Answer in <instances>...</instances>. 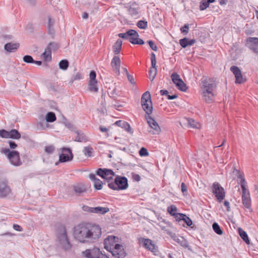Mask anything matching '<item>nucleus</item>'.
<instances>
[{"label":"nucleus","instance_id":"f257e3e1","mask_svg":"<svg viewBox=\"0 0 258 258\" xmlns=\"http://www.w3.org/2000/svg\"><path fill=\"white\" fill-rule=\"evenodd\" d=\"M101 228L99 225L95 224H80L74 228V237L81 243L95 242L101 237Z\"/></svg>","mask_w":258,"mask_h":258},{"label":"nucleus","instance_id":"f03ea898","mask_svg":"<svg viewBox=\"0 0 258 258\" xmlns=\"http://www.w3.org/2000/svg\"><path fill=\"white\" fill-rule=\"evenodd\" d=\"M141 102L143 110L147 114V115L145 116L147 122L151 128L153 130L152 131H149V132L152 133V134H159L160 131V128L158 124L153 118L150 116L152 112L153 107L151 95L149 91L145 92L142 95Z\"/></svg>","mask_w":258,"mask_h":258},{"label":"nucleus","instance_id":"7ed1b4c3","mask_svg":"<svg viewBox=\"0 0 258 258\" xmlns=\"http://www.w3.org/2000/svg\"><path fill=\"white\" fill-rule=\"evenodd\" d=\"M200 84L203 99L207 103H211L214 100V90L216 88L215 80L211 78H203Z\"/></svg>","mask_w":258,"mask_h":258},{"label":"nucleus","instance_id":"20e7f679","mask_svg":"<svg viewBox=\"0 0 258 258\" xmlns=\"http://www.w3.org/2000/svg\"><path fill=\"white\" fill-rule=\"evenodd\" d=\"M118 237L114 236H109L105 239V243L106 244L107 241L110 246L113 247H110L108 249V246H105V248L111 252L112 255L117 258H124L126 256V253L121 244L115 243L118 241Z\"/></svg>","mask_w":258,"mask_h":258},{"label":"nucleus","instance_id":"39448f33","mask_svg":"<svg viewBox=\"0 0 258 258\" xmlns=\"http://www.w3.org/2000/svg\"><path fill=\"white\" fill-rule=\"evenodd\" d=\"M108 186L115 190L126 189L128 186L127 179L124 176L117 175L114 182L108 183Z\"/></svg>","mask_w":258,"mask_h":258},{"label":"nucleus","instance_id":"423d86ee","mask_svg":"<svg viewBox=\"0 0 258 258\" xmlns=\"http://www.w3.org/2000/svg\"><path fill=\"white\" fill-rule=\"evenodd\" d=\"M2 153L7 155L10 163L15 166H19L22 165L19 153L16 151H11L8 148H3Z\"/></svg>","mask_w":258,"mask_h":258},{"label":"nucleus","instance_id":"0eeeda50","mask_svg":"<svg viewBox=\"0 0 258 258\" xmlns=\"http://www.w3.org/2000/svg\"><path fill=\"white\" fill-rule=\"evenodd\" d=\"M57 237L60 244L64 249L68 250L71 247V244L69 242L66 228L63 226H60V231L58 234Z\"/></svg>","mask_w":258,"mask_h":258},{"label":"nucleus","instance_id":"6e6552de","mask_svg":"<svg viewBox=\"0 0 258 258\" xmlns=\"http://www.w3.org/2000/svg\"><path fill=\"white\" fill-rule=\"evenodd\" d=\"M212 190L218 202L221 203L225 197V191L224 188L220 183L215 182L212 185Z\"/></svg>","mask_w":258,"mask_h":258},{"label":"nucleus","instance_id":"1a4fd4ad","mask_svg":"<svg viewBox=\"0 0 258 258\" xmlns=\"http://www.w3.org/2000/svg\"><path fill=\"white\" fill-rule=\"evenodd\" d=\"M118 36L120 38L128 40L133 44H137L136 42L138 40L139 35L136 30L130 29L125 33L118 34Z\"/></svg>","mask_w":258,"mask_h":258},{"label":"nucleus","instance_id":"9d476101","mask_svg":"<svg viewBox=\"0 0 258 258\" xmlns=\"http://www.w3.org/2000/svg\"><path fill=\"white\" fill-rule=\"evenodd\" d=\"M139 242L142 244L143 246L146 249L155 254L158 252V247L154 242L149 238L141 237L139 239Z\"/></svg>","mask_w":258,"mask_h":258},{"label":"nucleus","instance_id":"9b49d317","mask_svg":"<svg viewBox=\"0 0 258 258\" xmlns=\"http://www.w3.org/2000/svg\"><path fill=\"white\" fill-rule=\"evenodd\" d=\"M0 137L5 139H13L18 140L21 138V134L16 129H12L10 131L6 130H0Z\"/></svg>","mask_w":258,"mask_h":258},{"label":"nucleus","instance_id":"f8f14e48","mask_svg":"<svg viewBox=\"0 0 258 258\" xmlns=\"http://www.w3.org/2000/svg\"><path fill=\"white\" fill-rule=\"evenodd\" d=\"M83 253L87 258H109L105 254L102 253L99 248L96 247L92 249H86Z\"/></svg>","mask_w":258,"mask_h":258},{"label":"nucleus","instance_id":"ddd939ff","mask_svg":"<svg viewBox=\"0 0 258 258\" xmlns=\"http://www.w3.org/2000/svg\"><path fill=\"white\" fill-rule=\"evenodd\" d=\"M171 78L173 83L176 85V87L181 91L185 92L187 88L186 84L180 79L179 75L176 73H173L171 75Z\"/></svg>","mask_w":258,"mask_h":258},{"label":"nucleus","instance_id":"4468645a","mask_svg":"<svg viewBox=\"0 0 258 258\" xmlns=\"http://www.w3.org/2000/svg\"><path fill=\"white\" fill-rule=\"evenodd\" d=\"M97 175L106 179L108 183L113 179L114 173L111 169L106 168H99L96 171Z\"/></svg>","mask_w":258,"mask_h":258},{"label":"nucleus","instance_id":"2eb2a0df","mask_svg":"<svg viewBox=\"0 0 258 258\" xmlns=\"http://www.w3.org/2000/svg\"><path fill=\"white\" fill-rule=\"evenodd\" d=\"M245 45L250 50L258 55V38H247L246 41Z\"/></svg>","mask_w":258,"mask_h":258},{"label":"nucleus","instance_id":"dca6fc26","mask_svg":"<svg viewBox=\"0 0 258 258\" xmlns=\"http://www.w3.org/2000/svg\"><path fill=\"white\" fill-rule=\"evenodd\" d=\"M62 151V153L60 154L59 156V162H66L73 160V154L70 149L63 148Z\"/></svg>","mask_w":258,"mask_h":258},{"label":"nucleus","instance_id":"f3484780","mask_svg":"<svg viewBox=\"0 0 258 258\" xmlns=\"http://www.w3.org/2000/svg\"><path fill=\"white\" fill-rule=\"evenodd\" d=\"M11 192V189L6 180L0 181V197L4 198Z\"/></svg>","mask_w":258,"mask_h":258},{"label":"nucleus","instance_id":"a211bd4d","mask_svg":"<svg viewBox=\"0 0 258 258\" xmlns=\"http://www.w3.org/2000/svg\"><path fill=\"white\" fill-rule=\"evenodd\" d=\"M230 71L234 75L236 80L235 83L237 84H241L244 82L241 72L238 67L236 66H232L230 68Z\"/></svg>","mask_w":258,"mask_h":258},{"label":"nucleus","instance_id":"6ab92c4d","mask_svg":"<svg viewBox=\"0 0 258 258\" xmlns=\"http://www.w3.org/2000/svg\"><path fill=\"white\" fill-rule=\"evenodd\" d=\"M121 61L118 56H114L111 61V66L114 71L116 72L118 76L120 75V67Z\"/></svg>","mask_w":258,"mask_h":258},{"label":"nucleus","instance_id":"aec40b11","mask_svg":"<svg viewBox=\"0 0 258 258\" xmlns=\"http://www.w3.org/2000/svg\"><path fill=\"white\" fill-rule=\"evenodd\" d=\"M73 189L74 193L78 196H83L87 191L86 186L83 183H78L73 185Z\"/></svg>","mask_w":258,"mask_h":258},{"label":"nucleus","instance_id":"412c9836","mask_svg":"<svg viewBox=\"0 0 258 258\" xmlns=\"http://www.w3.org/2000/svg\"><path fill=\"white\" fill-rule=\"evenodd\" d=\"M242 204L247 209H249L251 206V199L249 191L242 192Z\"/></svg>","mask_w":258,"mask_h":258},{"label":"nucleus","instance_id":"4be33fe9","mask_svg":"<svg viewBox=\"0 0 258 258\" xmlns=\"http://www.w3.org/2000/svg\"><path fill=\"white\" fill-rule=\"evenodd\" d=\"M89 178L94 181V186L96 189L100 190L102 187V181L97 178L96 175L93 173L89 174Z\"/></svg>","mask_w":258,"mask_h":258},{"label":"nucleus","instance_id":"5701e85b","mask_svg":"<svg viewBox=\"0 0 258 258\" xmlns=\"http://www.w3.org/2000/svg\"><path fill=\"white\" fill-rule=\"evenodd\" d=\"M196 40L194 39L189 40L186 37H184L179 40V44L182 46V47L185 48L188 45H192L196 42Z\"/></svg>","mask_w":258,"mask_h":258},{"label":"nucleus","instance_id":"b1692460","mask_svg":"<svg viewBox=\"0 0 258 258\" xmlns=\"http://www.w3.org/2000/svg\"><path fill=\"white\" fill-rule=\"evenodd\" d=\"M179 222L180 221H183L188 226H190L192 224L191 220L185 215L183 214H178L177 216Z\"/></svg>","mask_w":258,"mask_h":258},{"label":"nucleus","instance_id":"393cba45","mask_svg":"<svg viewBox=\"0 0 258 258\" xmlns=\"http://www.w3.org/2000/svg\"><path fill=\"white\" fill-rule=\"evenodd\" d=\"M19 47V44L18 43H8L5 45V49L8 52H14Z\"/></svg>","mask_w":258,"mask_h":258},{"label":"nucleus","instance_id":"a878e982","mask_svg":"<svg viewBox=\"0 0 258 258\" xmlns=\"http://www.w3.org/2000/svg\"><path fill=\"white\" fill-rule=\"evenodd\" d=\"M122 48V41L120 39H117L114 44L112 46V50L115 54H118Z\"/></svg>","mask_w":258,"mask_h":258},{"label":"nucleus","instance_id":"bb28decb","mask_svg":"<svg viewBox=\"0 0 258 258\" xmlns=\"http://www.w3.org/2000/svg\"><path fill=\"white\" fill-rule=\"evenodd\" d=\"M93 213L98 214H105L109 211V209L107 207H93Z\"/></svg>","mask_w":258,"mask_h":258},{"label":"nucleus","instance_id":"cd10ccee","mask_svg":"<svg viewBox=\"0 0 258 258\" xmlns=\"http://www.w3.org/2000/svg\"><path fill=\"white\" fill-rule=\"evenodd\" d=\"M48 126V122L42 116L40 118V120L37 124V129L39 130H43Z\"/></svg>","mask_w":258,"mask_h":258},{"label":"nucleus","instance_id":"c85d7f7f","mask_svg":"<svg viewBox=\"0 0 258 258\" xmlns=\"http://www.w3.org/2000/svg\"><path fill=\"white\" fill-rule=\"evenodd\" d=\"M48 24L47 29L48 32L49 34L52 35L54 33V30L53 29V25L54 24V20L52 19L50 16H48Z\"/></svg>","mask_w":258,"mask_h":258},{"label":"nucleus","instance_id":"c756f323","mask_svg":"<svg viewBox=\"0 0 258 258\" xmlns=\"http://www.w3.org/2000/svg\"><path fill=\"white\" fill-rule=\"evenodd\" d=\"M76 134L77 137L76 138V139L75 140V141L79 142H86L88 141L87 137L82 132L78 131L76 132Z\"/></svg>","mask_w":258,"mask_h":258},{"label":"nucleus","instance_id":"7c9ffc66","mask_svg":"<svg viewBox=\"0 0 258 258\" xmlns=\"http://www.w3.org/2000/svg\"><path fill=\"white\" fill-rule=\"evenodd\" d=\"M176 240L177 241L176 242L180 246L184 248H187L188 249H190L188 241L183 237H179Z\"/></svg>","mask_w":258,"mask_h":258},{"label":"nucleus","instance_id":"2f4dec72","mask_svg":"<svg viewBox=\"0 0 258 258\" xmlns=\"http://www.w3.org/2000/svg\"><path fill=\"white\" fill-rule=\"evenodd\" d=\"M97 83V81H89L88 90L91 92H97L99 90Z\"/></svg>","mask_w":258,"mask_h":258},{"label":"nucleus","instance_id":"473e14b6","mask_svg":"<svg viewBox=\"0 0 258 258\" xmlns=\"http://www.w3.org/2000/svg\"><path fill=\"white\" fill-rule=\"evenodd\" d=\"M177 209L175 205H172L167 208V212L171 215L174 217L177 221L178 220L177 216L178 213H176Z\"/></svg>","mask_w":258,"mask_h":258},{"label":"nucleus","instance_id":"72a5a7b5","mask_svg":"<svg viewBox=\"0 0 258 258\" xmlns=\"http://www.w3.org/2000/svg\"><path fill=\"white\" fill-rule=\"evenodd\" d=\"M215 0H202L200 4V9L204 11L209 7L210 3H213Z\"/></svg>","mask_w":258,"mask_h":258},{"label":"nucleus","instance_id":"f704fd0d","mask_svg":"<svg viewBox=\"0 0 258 258\" xmlns=\"http://www.w3.org/2000/svg\"><path fill=\"white\" fill-rule=\"evenodd\" d=\"M239 234L243 240L247 244H249L250 241L248 237V235L246 232L241 228L238 229Z\"/></svg>","mask_w":258,"mask_h":258},{"label":"nucleus","instance_id":"c9c22d12","mask_svg":"<svg viewBox=\"0 0 258 258\" xmlns=\"http://www.w3.org/2000/svg\"><path fill=\"white\" fill-rule=\"evenodd\" d=\"M45 119L47 122H52L56 120V117L54 112H49L46 114Z\"/></svg>","mask_w":258,"mask_h":258},{"label":"nucleus","instance_id":"e433bc0d","mask_svg":"<svg viewBox=\"0 0 258 258\" xmlns=\"http://www.w3.org/2000/svg\"><path fill=\"white\" fill-rule=\"evenodd\" d=\"M157 75V67L156 66L153 68L151 66L150 70L149 71V78L150 80L152 81L155 79Z\"/></svg>","mask_w":258,"mask_h":258},{"label":"nucleus","instance_id":"4c0bfd02","mask_svg":"<svg viewBox=\"0 0 258 258\" xmlns=\"http://www.w3.org/2000/svg\"><path fill=\"white\" fill-rule=\"evenodd\" d=\"M93 151V149L90 146L85 147L83 150V152L86 157L92 156Z\"/></svg>","mask_w":258,"mask_h":258},{"label":"nucleus","instance_id":"58836bf2","mask_svg":"<svg viewBox=\"0 0 258 258\" xmlns=\"http://www.w3.org/2000/svg\"><path fill=\"white\" fill-rule=\"evenodd\" d=\"M42 55L45 60H50L51 59V50L49 48L46 47Z\"/></svg>","mask_w":258,"mask_h":258},{"label":"nucleus","instance_id":"ea45409f","mask_svg":"<svg viewBox=\"0 0 258 258\" xmlns=\"http://www.w3.org/2000/svg\"><path fill=\"white\" fill-rule=\"evenodd\" d=\"M117 123H122L123 125L122 128H124L126 131L130 134L133 133V130L127 122L119 120V122H118Z\"/></svg>","mask_w":258,"mask_h":258},{"label":"nucleus","instance_id":"a19ab883","mask_svg":"<svg viewBox=\"0 0 258 258\" xmlns=\"http://www.w3.org/2000/svg\"><path fill=\"white\" fill-rule=\"evenodd\" d=\"M69 66V62L67 59H62L59 62V67L62 70H67Z\"/></svg>","mask_w":258,"mask_h":258},{"label":"nucleus","instance_id":"79ce46f5","mask_svg":"<svg viewBox=\"0 0 258 258\" xmlns=\"http://www.w3.org/2000/svg\"><path fill=\"white\" fill-rule=\"evenodd\" d=\"M212 228L214 231L218 235H222L223 231L221 229L220 226L216 222H214L212 225Z\"/></svg>","mask_w":258,"mask_h":258},{"label":"nucleus","instance_id":"37998d69","mask_svg":"<svg viewBox=\"0 0 258 258\" xmlns=\"http://www.w3.org/2000/svg\"><path fill=\"white\" fill-rule=\"evenodd\" d=\"M187 123L189 126L192 128H198L200 126V124L198 122L191 118L187 119Z\"/></svg>","mask_w":258,"mask_h":258},{"label":"nucleus","instance_id":"c03bdc74","mask_svg":"<svg viewBox=\"0 0 258 258\" xmlns=\"http://www.w3.org/2000/svg\"><path fill=\"white\" fill-rule=\"evenodd\" d=\"M138 28L142 29H146L148 27V22L146 21L140 20L137 23Z\"/></svg>","mask_w":258,"mask_h":258},{"label":"nucleus","instance_id":"a18cd8bd","mask_svg":"<svg viewBox=\"0 0 258 258\" xmlns=\"http://www.w3.org/2000/svg\"><path fill=\"white\" fill-rule=\"evenodd\" d=\"M240 184L242 192L249 191L248 190L246 189V187L247 183L244 178H242V179L240 180Z\"/></svg>","mask_w":258,"mask_h":258},{"label":"nucleus","instance_id":"49530a36","mask_svg":"<svg viewBox=\"0 0 258 258\" xmlns=\"http://www.w3.org/2000/svg\"><path fill=\"white\" fill-rule=\"evenodd\" d=\"M23 60L24 62L28 63H33L34 61L33 57L29 55H25L23 58Z\"/></svg>","mask_w":258,"mask_h":258},{"label":"nucleus","instance_id":"de8ad7c7","mask_svg":"<svg viewBox=\"0 0 258 258\" xmlns=\"http://www.w3.org/2000/svg\"><path fill=\"white\" fill-rule=\"evenodd\" d=\"M165 231H166V233L168 235H169L171 237V238L175 242L177 241L176 239H177L178 238V237H179V236L176 235L175 233H174L169 230H166Z\"/></svg>","mask_w":258,"mask_h":258},{"label":"nucleus","instance_id":"09e8293b","mask_svg":"<svg viewBox=\"0 0 258 258\" xmlns=\"http://www.w3.org/2000/svg\"><path fill=\"white\" fill-rule=\"evenodd\" d=\"M83 79V75L82 73L78 72L72 78L73 81L76 80H80Z\"/></svg>","mask_w":258,"mask_h":258},{"label":"nucleus","instance_id":"8fccbe9b","mask_svg":"<svg viewBox=\"0 0 258 258\" xmlns=\"http://www.w3.org/2000/svg\"><path fill=\"white\" fill-rule=\"evenodd\" d=\"M47 48H49L51 51L56 50L58 48V45L57 43L54 42L50 43L47 46Z\"/></svg>","mask_w":258,"mask_h":258},{"label":"nucleus","instance_id":"3c124183","mask_svg":"<svg viewBox=\"0 0 258 258\" xmlns=\"http://www.w3.org/2000/svg\"><path fill=\"white\" fill-rule=\"evenodd\" d=\"M151 66L153 68H154V67L156 66V57L154 52L151 53Z\"/></svg>","mask_w":258,"mask_h":258},{"label":"nucleus","instance_id":"603ef678","mask_svg":"<svg viewBox=\"0 0 258 258\" xmlns=\"http://www.w3.org/2000/svg\"><path fill=\"white\" fill-rule=\"evenodd\" d=\"M189 25L185 24L183 27L180 28V31L184 34H187L188 32Z\"/></svg>","mask_w":258,"mask_h":258},{"label":"nucleus","instance_id":"864d4df0","mask_svg":"<svg viewBox=\"0 0 258 258\" xmlns=\"http://www.w3.org/2000/svg\"><path fill=\"white\" fill-rule=\"evenodd\" d=\"M96 73L94 71H91L89 74V81H97L96 79Z\"/></svg>","mask_w":258,"mask_h":258},{"label":"nucleus","instance_id":"5fc2aeb1","mask_svg":"<svg viewBox=\"0 0 258 258\" xmlns=\"http://www.w3.org/2000/svg\"><path fill=\"white\" fill-rule=\"evenodd\" d=\"M139 154L141 156H146L149 155V153L146 148L142 147L139 151Z\"/></svg>","mask_w":258,"mask_h":258},{"label":"nucleus","instance_id":"6e6d98bb","mask_svg":"<svg viewBox=\"0 0 258 258\" xmlns=\"http://www.w3.org/2000/svg\"><path fill=\"white\" fill-rule=\"evenodd\" d=\"M148 43L150 47V48L154 51H157V47L156 45L155 44L154 42L152 40L148 41Z\"/></svg>","mask_w":258,"mask_h":258},{"label":"nucleus","instance_id":"4d7b16f0","mask_svg":"<svg viewBox=\"0 0 258 258\" xmlns=\"http://www.w3.org/2000/svg\"><path fill=\"white\" fill-rule=\"evenodd\" d=\"M54 150V146L50 145L48 146H46L45 148V151L48 154H51L53 152Z\"/></svg>","mask_w":258,"mask_h":258},{"label":"nucleus","instance_id":"13d9d810","mask_svg":"<svg viewBox=\"0 0 258 258\" xmlns=\"http://www.w3.org/2000/svg\"><path fill=\"white\" fill-rule=\"evenodd\" d=\"M128 12L132 16H136L138 14V10L134 8H130L128 10Z\"/></svg>","mask_w":258,"mask_h":258},{"label":"nucleus","instance_id":"bf43d9fd","mask_svg":"<svg viewBox=\"0 0 258 258\" xmlns=\"http://www.w3.org/2000/svg\"><path fill=\"white\" fill-rule=\"evenodd\" d=\"M82 209L84 211L87 212L89 213H93V207H90L88 206H83Z\"/></svg>","mask_w":258,"mask_h":258},{"label":"nucleus","instance_id":"052dcab7","mask_svg":"<svg viewBox=\"0 0 258 258\" xmlns=\"http://www.w3.org/2000/svg\"><path fill=\"white\" fill-rule=\"evenodd\" d=\"M132 177L134 181H139L141 180V177H140V176L139 174H136L135 173L133 172L132 173Z\"/></svg>","mask_w":258,"mask_h":258},{"label":"nucleus","instance_id":"680f3d73","mask_svg":"<svg viewBox=\"0 0 258 258\" xmlns=\"http://www.w3.org/2000/svg\"><path fill=\"white\" fill-rule=\"evenodd\" d=\"M8 143L11 149H14L17 147V144L14 141H9Z\"/></svg>","mask_w":258,"mask_h":258},{"label":"nucleus","instance_id":"e2e57ef3","mask_svg":"<svg viewBox=\"0 0 258 258\" xmlns=\"http://www.w3.org/2000/svg\"><path fill=\"white\" fill-rule=\"evenodd\" d=\"M126 76L128 80L131 82V83L133 84H135L134 79L133 76L129 74H127V75H126Z\"/></svg>","mask_w":258,"mask_h":258},{"label":"nucleus","instance_id":"0e129e2a","mask_svg":"<svg viewBox=\"0 0 258 258\" xmlns=\"http://www.w3.org/2000/svg\"><path fill=\"white\" fill-rule=\"evenodd\" d=\"M13 228L17 231H22L23 230L22 228L18 224H14Z\"/></svg>","mask_w":258,"mask_h":258},{"label":"nucleus","instance_id":"69168bd1","mask_svg":"<svg viewBox=\"0 0 258 258\" xmlns=\"http://www.w3.org/2000/svg\"><path fill=\"white\" fill-rule=\"evenodd\" d=\"M111 95H112V97H115L116 96H118L119 95V92H117L116 91V88H114L110 93Z\"/></svg>","mask_w":258,"mask_h":258},{"label":"nucleus","instance_id":"338daca9","mask_svg":"<svg viewBox=\"0 0 258 258\" xmlns=\"http://www.w3.org/2000/svg\"><path fill=\"white\" fill-rule=\"evenodd\" d=\"M224 206L226 207V210L228 212L230 211V203L227 201H225L224 203Z\"/></svg>","mask_w":258,"mask_h":258},{"label":"nucleus","instance_id":"774afa93","mask_svg":"<svg viewBox=\"0 0 258 258\" xmlns=\"http://www.w3.org/2000/svg\"><path fill=\"white\" fill-rule=\"evenodd\" d=\"M181 190L183 193L187 191L186 185L183 182H182L181 184Z\"/></svg>","mask_w":258,"mask_h":258}]
</instances>
